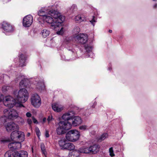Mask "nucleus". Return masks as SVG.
<instances>
[{
  "label": "nucleus",
  "instance_id": "6e6d98bb",
  "mask_svg": "<svg viewBox=\"0 0 157 157\" xmlns=\"http://www.w3.org/2000/svg\"><path fill=\"white\" fill-rule=\"evenodd\" d=\"M153 0L154 1H157V0Z\"/></svg>",
  "mask_w": 157,
  "mask_h": 157
},
{
  "label": "nucleus",
  "instance_id": "7ed1b4c3",
  "mask_svg": "<svg viewBox=\"0 0 157 157\" xmlns=\"http://www.w3.org/2000/svg\"><path fill=\"white\" fill-rule=\"evenodd\" d=\"M10 137L11 140L15 142L10 143L8 145L9 147L12 150H15L21 148V142L25 140V135L24 132L19 131H14L11 133Z\"/></svg>",
  "mask_w": 157,
  "mask_h": 157
},
{
  "label": "nucleus",
  "instance_id": "6ab92c4d",
  "mask_svg": "<svg viewBox=\"0 0 157 157\" xmlns=\"http://www.w3.org/2000/svg\"><path fill=\"white\" fill-rule=\"evenodd\" d=\"M70 122H71V126L73 125V126H75L80 124L82 123V121L80 117L76 116L74 117V120L73 118H72Z\"/></svg>",
  "mask_w": 157,
  "mask_h": 157
},
{
  "label": "nucleus",
  "instance_id": "864d4df0",
  "mask_svg": "<svg viewBox=\"0 0 157 157\" xmlns=\"http://www.w3.org/2000/svg\"><path fill=\"white\" fill-rule=\"evenodd\" d=\"M3 141H3V140H0V142H1H1H3Z\"/></svg>",
  "mask_w": 157,
  "mask_h": 157
},
{
  "label": "nucleus",
  "instance_id": "c03bdc74",
  "mask_svg": "<svg viewBox=\"0 0 157 157\" xmlns=\"http://www.w3.org/2000/svg\"><path fill=\"white\" fill-rule=\"evenodd\" d=\"M96 104H97V103L96 102H94V105L92 106V108H94L95 106V105H96Z\"/></svg>",
  "mask_w": 157,
  "mask_h": 157
},
{
  "label": "nucleus",
  "instance_id": "7c9ffc66",
  "mask_svg": "<svg viewBox=\"0 0 157 157\" xmlns=\"http://www.w3.org/2000/svg\"><path fill=\"white\" fill-rule=\"evenodd\" d=\"M79 128L81 130L84 131L88 129V127L86 125H82L79 127Z\"/></svg>",
  "mask_w": 157,
  "mask_h": 157
},
{
  "label": "nucleus",
  "instance_id": "b1692460",
  "mask_svg": "<svg viewBox=\"0 0 157 157\" xmlns=\"http://www.w3.org/2000/svg\"><path fill=\"white\" fill-rule=\"evenodd\" d=\"M85 49L87 53H90L92 54V50L93 49V47L88 44H85L84 46Z\"/></svg>",
  "mask_w": 157,
  "mask_h": 157
},
{
  "label": "nucleus",
  "instance_id": "f8f14e48",
  "mask_svg": "<svg viewBox=\"0 0 157 157\" xmlns=\"http://www.w3.org/2000/svg\"><path fill=\"white\" fill-rule=\"evenodd\" d=\"M74 39L77 42L82 44L86 43L88 40L87 35L83 33L78 34Z\"/></svg>",
  "mask_w": 157,
  "mask_h": 157
},
{
  "label": "nucleus",
  "instance_id": "412c9836",
  "mask_svg": "<svg viewBox=\"0 0 157 157\" xmlns=\"http://www.w3.org/2000/svg\"><path fill=\"white\" fill-rule=\"evenodd\" d=\"M25 60L26 57L25 55L23 54L19 56V65L21 67L25 66L26 65Z\"/></svg>",
  "mask_w": 157,
  "mask_h": 157
},
{
  "label": "nucleus",
  "instance_id": "4d7b16f0",
  "mask_svg": "<svg viewBox=\"0 0 157 157\" xmlns=\"http://www.w3.org/2000/svg\"><path fill=\"white\" fill-rule=\"evenodd\" d=\"M1 125H0V127H1Z\"/></svg>",
  "mask_w": 157,
  "mask_h": 157
},
{
  "label": "nucleus",
  "instance_id": "9b49d317",
  "mask_svg": "<svg viewBox=\"0 0 157 157\" xmlns=\"http://www.w3.org/2000/svg\"><path fill=\"white\" fill-rule=\"evenodd\" d=\"M3 112L4 114L10 119H13L18 116V113L13 109H6L4 110Z\"/></svg>",
  "mask_w": 157,
  "mask_h": 157
},
{
  "label": "nucleus",
  "instance_id": "f3484780",
  "mask_svg": "<svg viewBox=\"0 0 157 157\" xmlns=\"http://www.w3.org/2000/svg\"><path fill=\"white\" fill-rule=\"evenodd\" d=\"M6 128L8 132H10L15 129H18L19 128L18 125L13 122L8 123Z\"/></svg>",
  "mask_w": 157,
  "mask_h": 157
},
{
  "label": "nucleus",
  "instance_id": "3c124183",
  "mask_svg": "<svg viewBox=\"0 0 157 157\" xmlns=\"http://www.w3.org/2000/svg\"><path fill=\"white\" fill-rule=\"evenodd\" d=\"M30 135V133H28V134H27V136H29Z\"/></svg>",
  "mask_w": 157,
  "mask_h": 157
},
{
  "label": "nucleus",
  "instance_id": "c85d7f7f",
  "mask_svg": "<svg viewBox=\"0 0 157 157\" xmlns=\"http://www.w3.org/2000/svg\"><path fill=\"white\" fill-rule=\"evenodd\" d=\"M97 18L95 16H92V19L90 21V22L94 27L95 25V23L97 22Z\"/></svg>",
  "mask_w": 157,
  "mask_h": 157
},
{
  "label": "nucleus",
  "instance_id": "49530a36",
  "mask_svg": "<svg viewBox=\"0 0 157 157\" xmlns=\"http://www.w3.org/2000/svg\"><path fill=\"white\" fill-rule=\"evenodd\" d=\"M62 59L63 60H66V59H65V57L64 56H62Z\"/></svg>",
  "mask_w": 157,
  "mask_h": 157
},
{
  "label": "nucleus",
  "instance_id": "0eeeda50",
  "mask_svg": "<svg viewBox=\"0 0 157 157\" xmlns=\"http://www.w3.org/2000/svg\"><path fill=\"white\" fill-rule=\"evenodd\" d=\"M58 144L62 149L71 151L75 148V146L73 144L67 143L66 140L64 138H61L58 141Z\"/></svg>",
  "mask_w": 157,
  "mask_h": 157
},
{
  "label": "nucleus",
  "instance_id": "5701e85b",
  "mask_svg": "<svg viewBox=\"0 0 157 157\" xmlns=\"http://www.w3.org/2000/svg\"><path fill=\"white\" fill-rule=\"evenodd\" d=\"M8 118L6 116L4 115L0 117V125L2 126L3 125H5L7 121Z\"/></svg>",
  "mask_w": 157,
  "mask_h": 157
},
{
  "label": "nucleus",
  "instance_id": "2eb2a0df",
  "mask_svg": "<svg viewBox=\"0 0 157 157\" xmlns=\"http://www.w3.org/2000/svg\"><path fill=\"white\" fill-rule=\"evenodd\" d=\"M2 28L4 33L6 35L12 32L13 30V28L11 25L6 22H4L2 24Z\"/></svg>",
  "mask_w": 157,
  "mask_h": 157
},
{
  "label": "nucleus",
  "instance_id": "39448f33",
  "mask_svg": "<svg viewBox=\"0 0 157 157\" xmlns=\"http://www.w3.org/2000/svg\"><path fill=\"white\" fill-rule=\"evenodd\" d=\"M100 146L97 144H95L90 146V147L83 146L79 148L78 150V153L88 154L92 153L95 154L99 151Z\"/></svg>",
  "mask_w": 157,
  "mask_h": 157
},
{
  "label": "nucleus",
  "instance_id": "e433bc0d",
  "mask_svg": "<svg viewBox=\"0 0 157 157\" xmlns=\"http://www.w3.org/2000/svg\"><path fill=\"white\" fill-rule=\"evenodd\" d=\"M45 136L47 138H48L49 136V131L47 130H45Z\"/></svg>",
  "mask_w": 157,
  "mask_h": 157
},
{
  "label": "nucleus",
  "instance_id": "a878e982",
  "mask_svg": "<svg viewBox=\"0 0 157 157\" xmlns=\"http://www.w3.org/2000/svg\"><path fill=\"white\" fill-rule=\"evenodd\" d=\"M41 33L43 37L44 38L47 37L50 34V32L46 29H44L42 30Z\"/></svg>",
  "mask_w": 157,
  "mask_h": 157
},
{
  "label": "nucleus",
  "instance_id": "473e14b6",
  "mask_svg": "<svg viewBox=\"0 0 157 157\" xmlns=\"http://www.w3.org/2000/svg\"><path fill=\"white\" fill-rule=\"evenodd\" d=\"M54 120V119L52 118V116H48L47 118V121L48 122V124H50L51 123V122Z\"/></svg>",
  "mask_w": 157,
  "mask_h": 157
},
{
  "label": "nucleus",
  "instance_id": "4468645a",
  "mask_svg": "<svg viewBox=\"0 0 157 157\" xmlns=\"http://www.w3.org/2000/svg\"><path fill=\"white\" fill-rule=\"evenodd\" d=\"M75 114V112L73 110L69 111L64 113L62 116V119L65 121L64 122H69L71 123V121Z\"/></svg>",
  "mask_w": 157,
  "mask_h": 157
},
{
  "label": "nucleus",
  "instance_id": "4c0bfd02",
  "mask_svg": "<svg viewBox=\"0 0 157 157\" xmlns=\"http://www.w3.org/2000/svg\"><path fill=\"white\" fill-rule=\"evenodd\" d=\"M32 119H33V121L34 123L37 124L38 123L37 121L34 117H32Z\"/></svg>",
  "mask_w": 157,
  "mask_h": 157
},
{
  "label": "nucleus",
  "instance_id": "37998d69",
  "mask_svg": "<svg viewBox=\"0 0 157 157\" xmlns=\"http://www.w3.org/2000/svg\"><path fill=\"white\" fill-rule=\"evenodd\" d=\"M66 42H65V43H66L67 44H69V43H70L71 42V41H68V39H66Z\"/></svg>",
  "mask_w": 157,
  "mask_h": 157
},
{
  "label": "nucleus",
  "instance_id": "09e8293b",
  "mask_svg": "<svg viewBox=\"0 0 157 157\" xmlns=\"http://www.w3.org/2000/svg\"><path fill=\"white\" fill-rule=\"evenodd\" d=\"M112 69V68L111 67H109L108 69V70L110 71Z\"/></svg>",
  "mask_w": 157,
  "mask_h": 157
},
{
  "label": "nucleus",
  "instance_id": "bb28decb",
  "mask_svg": "<svg viewBox=\"0 0 157 157\" xmlns=\"http://www.w3.org/2000/svg\"><path fill=\"white\" fill-rule=\"evenodd\" d=\"M40 147L42 154L46 156L47 155V151L45 146L43 144H41Z\"/></svg>",
  "mask_w": 157,
  "mask_h": 157
},
{
  "label": "nucleus",
  "instance_id": "603ef678",
  "mask_svg": "<svg viewBox=\"0 0 157 157\" xmlns=\"http://www.w3.org/2000/svg\"><path fill=\"white\" fill-rule=\"evenodd\" d=\"M92 132H93V134H94V133H95V132H94H94H91V134H92Z\"/></svg>",
  "mask_w": 157,
  "mask_h": 157
},
{
  "label": "nucleus",
  "instance_id": "f03ea898",
  "mask_svg": "<svg viewBox=\"0 0 157 157\" xmlns=\"http://www.w3.org/2000/svg\"><path fill=\"white\" fill-rule=\"evenodd\" d=\"M13 94L16 97V98H13L10 96H8L5 98L4 104L9 108H12L14 106L16 107H24L21 103L25 102L28 99V93L25 88L20 89L17 92L15 91Z\"/></svg>",
  "mask_w": 157,
  "mask_h": 157
},
{
  "label": "nucleus",
  "instance_id": "c756f323",
  "mask_svg": "<svg viewBox=\"0 0 157 157\" xmlns=\"http://www.w3.org/2000/svg\"><path fill=\"white\" fill-rule=\"evenodd\" d=\"M77 8L76 5H73L70 8V11L72 12H74L76 11L77 10Z\"/></svg>",
  "mask_w": 157,
  "mask_h": 157
},
{
  "label": "nucleus",
  "instance_id": "a18cd8bd",
  "mask_svg": "<svg viewBox=\"0 0 157 157\" xmlns=\"http://www.w3.org/2000/svg\"><path fill=\"white\" fill-rule=\"evenodd\" d=\"M157 7V4L156 3L155 4L154 6H153V8H156Z\"/></svg>",
  "mask_w": 157,
  "mask_h": 157
},
{
  "label": "nucleus",
  "instance_id": "de8ad7c7",
  "mask_svg": "<svg viewBox=\"0 0 157 157\" xmlns=\"http://www.w3.org/2000/svg\"><path fill=\"white\" fill-rule=\"evenodd\" d=\"M89 57H91L92 58V57H93V56H92V57H91V56H90V55H89V54H88V55H87L86 56V58Z\"/></svg>",
  "mask_w": 157,
  "mask_h": 157
},
{
  "label": "nucleus",
  "instance_id": "dca6fc26",
  "mask_svg": "<svg viewBox=\"0 0 157 157\" xmlns=\"http://www.w3.org/2000/svg\"><path fill=\"white\" fill-rule=\"evenodd\" d=\"M34 83L36 85V89L38 91L41 92L44 90L45 86L43 80H39L38 79H36Z\"/></svg>",
  "mask_w": 157,
  "mask_h": 157
},
{
  "label": "nucleus",
  "instance_id": "423d86ee",
  "mask_svg": "<svg viewBox=\"0 0 157 157\" xmlns=\"http://www.w3.org/2000/svg\"><path fill=\"white\" fill-rule=\"evenodd\" d=\"M79 132L76 130H72L67 132L66 134L65 137L66 140L70 142H75L79 138Z\"/></svg>",
  "mask_w": 157,
  "mask_h": 157
},
{
  "label": "nucleus",
  "instance_id": "58836bf2",
  "mask_svg": "<svg viewBox=\"0 0 157 157\" xmlns=\"http://www.w3.org/2000/svg\"><path fill=\"white\" fill-rule=\"evenodd\" d=\"M26 115L28 117H30L32 116L30 112L27 113Z\"/></svg>",
  "mask_w": 157,
  "mask_h": 157
},
{
  "label": "nucleus",
  "instance_id": "20e7f679",
  "mask_svg": "<svg viewBox=\"0 0 157 157\" xmlns=\"http://www.w3.org/2000/svg\"><path fill=\"white\" fill-rule=\"evenodd\" d=\"M71 128V124L69 122L60 121L59 126L56 129V132L58 135H61L65 133L67 130Z\"/></svg>",
  "mask_w": 157,
  "mask_h": 157
},
{
  "label": "nucleus",
  "instance_id": "f257e3e1",
  "mask_svg": "<svg viewBox=\"0 0 157 157\" xmlns=\"http://www.w3.org/2000/svg\"><path fill=\"white\" fill-rule=\"evenodd\" d=\"M53 6L42 8L38 12V15L42 17L44 22L51 24L50 27L53 29H56L64 21L65 17L60 13L53 10Z\"/></svg>",
  "mask_w": 157,
  "mask_h": 157
},
{
  "label": "nucleus",
  "instance_id": "72a5a7b5",
  "mask_svg": "<svg viewBox=\"0 0 157 157\" xmlns=\"http://www.w3.org/2000/svg\"><path fill=\"white\" fill-rule=\"evenodd\" d=\"M36 134L38 137H39L40 135V130L38 127H36Z\"/></svg>",
  "mask_w": 157,
  "mask_h": 157
},
{
  "label": "nucleus",
  "instance_id": "f704fd0d",
  "mask_svg": "<svg viewBox=\"0 0 157 157\" xmlns=\"http://www.w3.org/2000/svg\"><path fill=\"white\" fill-rule=\"evenodd\" d=\"M64 29L62 27L59 31L57 32V34L58 35H62L64 32Z\"/></svg>",
  "mask_w": 157,
  "mask_h": 157
},
{
  "label": "nucleus",
  "instance_id": "ddd939ff",
  "mask_svg": "<svg viewBox=\"0 0 157 157\" xmlns=\"http://www.w3.org/2000/svg\"><path fill=\"white\" fill-rule=\"evenodd\" d=\"M33 21V17L31 15H28L25 16L23 19L22 24L25 27L30 26Z\"/></svg>",
  "mask_w": 157,
  "mask_h": 157
},
{
  "label": "nucleus",
  "instance_id": "ea45409f",
  "mask_svg": "<svg viewBox=\"0 0 157 157\" xmlns=\"http://www.w3.org/2000/svg\"><path fill=\"white\" fill-rule=\"evenodd\" d=\"M27 122L29 124H31L32 123V121L31 119L29 118L27 120Z\"/></svg>",
  "mask_w": 157,
  "mask_h": 157
},
{
  "label": "nucleus",
  "instance_id": "79ce46f5",
  "mask_svg": "<svg viewBox=\"0 0 157 157\" xmlns=\"http://www.w3.org/2000/svg\"><path fill=\"white\" fill-rule=\"evenodd\" d=\"M68 48V50L69 51H70L73 52H74V49H71V48Z\"/></svg>",
  "mask_w": 157,
  "mask_h": 157
},
{
  "label": "nucleus",
  "instance_id": "c9c22d12",
  "mask_svg": "<svg viewBox=\"0 0 157 157\" xmlns=\"http://www.w3.org/2000/svg\"><path fill=\"white\" fill-rule=\"evenodd\" d=\"M4 95L2 94H0V102L3 101L4 100H5V99L4 100Z\"/></svg>",
  "mask_w": 157,
  "mask_h": 157
},
{
  "label": "nucleus",
  "instance_id": "aec40b11",
  "mask_svg": "<svg viewBox=\"0 0 157 157\" xmlns=\"http://www.w3.org/2000/svg\"><path fill=\"white\" fill-rule=\"evenodd\" d=\"M75 20L77 23H81L83 21H86V18L83 14H79L75 17Z\"/></svg>",
  "mask_w": 157,
  "mask_h": 157
},
{
  "label": "nucleus",
  "instance_id": "5fc2aeb1",
  "mask_svg": "<svg viewBox=\"0 0 157 157\" xmlns=\"http://www.w3.org/2000/svg\"><path fill=\"white\" fill-rule=\"evenodd\" d=\"M24 122V120H23V119H22V121H21V122L23 123V122Z\"/></svg>",
  "mask_w": 157,
  "mask_h": 157
},
{
  "label": "nucleus",
  "instance_id": "cd10ccee",
  "mask_svg": "<svg viewBox=\"0 0 157 157\" xmlns=\"http://www.w3.org/2000/svg\"><path fill=\"white\" fill-rule=\"evenodd\" d=\"M12 90V87L8 86H3L2 87V91L3 92H6V91Z\"/></svg>",
  "mask_w": 157,
  "mask_h": 157
},
{
  "label": "nucleus",
  "instance_id": "393cba45",
  "mask_svg": "<svg viewBox=\"0 0 157 157\" xmlns=\"http://www.w3.org/2000/svg\"><path fill=\"white\" fill-rule=\"evenodd\" d=\"M80 31V29L79 27L77 26H75L72 31V33L74 35L78 34Z\"/></svg>",
  "mask_w": 157,
  "mask_h": 157
},
{
  "label": "nucleus",
  "instance_id": "a19ab883",
  "mask_svg": "<svg viewBox=\"0 0 157 157\" xmlns=\"http://www.w3.org/2000/svg\"><path fill=\"white\" fill-rule=\"evenodd\" d=\"M46 121V119L45 117H44L43 118V120L41 121V123L42 124H44L45 122Z\"/></svg>",
  "mask_w": 157,
  "mask_h": 157
},
{
  "label": "nucleus",
  "instance_id": "4be33fe9",
  "mask_svg": "<svg viewBox=\"0 0 157 157\" xmlns=\"http://www.w3.org/2000/svg\"><path fill=\"white\" fill-rule=\"evenodd\" d=\"M108 136V135L106 133H104L101 135L98 136L96 138V140L98 142H101L104 140Z\"/></svg>",
  "mask_w": 157,
  "mask_h": 157
},
{
  "label": "nucleus",
  "instance_id": "2f4dec72",
  "mask_svg": "<svg viewBox=\"0 0 157 157\" xmlns=\"http://www.w3.org/2000/svg\"><path fill=\"white\" fill-rule=\"evenodd\" d=\"M109 155L111 157H113L115 156V154L114 153L112 147L109 148Z\"/></svg>",
  "mask_w": 157,
  "mask_h": 157
},
{
  "label": "nucleus",
  "instance_id": "a211bd4d",
  "mask_svg": "<svg viewBox=\"0 0 157 157\" xmlns=\"http://www.w3.org/2000/svg\"><path fill=\"white\" fill-rule=\"evenodd\" d=\"M53 110L56 112L61 111L63 109V106L58 102L54 103L52 104Z\"/></svg>",
  "mask_w": 157,
  "mask_h": 157
},
{
  "label": "nucleus",
  "instance_id": "9d476101",
  "mask_svg": "<svg viewBox=\"0 0 157 157\" xmlns=\"http://www.w3.org/2000/svg\"><path fill=\"white\" fill-rule=\"evenodd\" d=\"M31 102L32 105L35 107L39 108L41 104V100L40 96L37 94L32 95L31 98Z\"/></svg>",
  "mask_w": 157,
  "mask_h": 157
},
{
  "label": "nucleus",
  "instance_id": "1a4fd4ad",
  "mask_svg": "<svg viewBox=\"0 0 157 157\" xmlns=\"http://www.w3.org/2000/svg\"><path fill=\"white\" fill-rule=\"evenodd\" d=\"M20 80H21V81L19 83V86L21 87H26L29 82V80L26 78V76L21 74L18 75L16 76V78L15 79V81L17 82Z\"/></svg>",
  "mask_w": 157,
  "mask_h": 157
},
{
  "label": "nucleus",
  "instance_id": "8fccbe9b",
  "mask_svg": "<svg viewBox=\"0 0 157 157\" xmlns=\"http://www.w3.org/2000/svg\"><path fill=\"white\" fill-rule=\"evenodd\" d=\"M112 31L111 30H109V33H112Z\"/></svg>",
  "mask_w": 157,
  "mask_h": 157
},
{
  "label": "nucleus",
  "instance_id": "6e6552de",
  "mask_svg": "<svg viewBox=\"0 0 157 157\" xmlns=\"http://www.w3.org/2000/svg\"><path fill=\"white\" fill-rule=\"evenodd\" d=\"M27 151H22L19 152L16 151L13 153L11 151H7L5 154V157H28Z\"/></svg>",
  "mask_w": 157,
  "mask_h": 157
}]
</instances>
